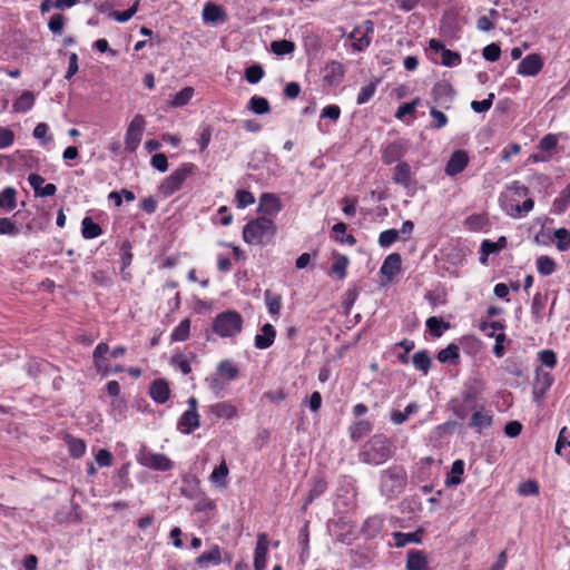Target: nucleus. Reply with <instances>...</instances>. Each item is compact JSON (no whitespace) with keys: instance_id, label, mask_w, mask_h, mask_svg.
Here are the masks:
<instances>
[{"instance_id":"f257e3e1","label":"nucleus","mask_w":570,"mask_h":570,"mask_svg":"<svg viewBox=\"0 0 570 570\" xmlns=\"http://www.w3.org/2000/svg\"><path fill=\"white\" fill-rule=\"evenodd\" d=\"M529 188L519 180L512 181L500 195V206L512 218L525 217L534 207V202L529 198Z\"/></svg>"},{"instance_id":"f03ea898","label":"nucleus","mask_w":570,"mask_h":570,"mask_svg":"<svg viewBox=\"0 0 570 570\" xmlns=\"http://www.w3.org/2000/svg\"><path fill=\"white\" fill-rule=\"evenodd\" d=\"M394 455V445L383 433L372 435L360 449L358 460L370 465H381Z\"/></svg>"},{"instance_id":"7ed1b4c3","label":"nucleus","mask_w":570,"mask_h":570,"mask_svg":"<svg viewBox=\"0 0 570 570\" xmlns=\"http://www.w3.org/2000/svg\"><path fill=\"white\" fill-rule=\"evenodd\" d=\"M275 234L274 222L265 216L252 219L243 228V239L249 245L266 246L273 242Z\"/></svg>"},{"instance_id":"20e7f679","label":"nucleus","mask_w":570,"mask_h":570,"mask_svg":"<svg viewBox=\"0 0 570 570\" xmlns=\"http://www.w3.org/2000/svg\"><path fill=\"white\" fill-rule=\"evenodd\" d=\"M407 484V473L402 465H391L381 471L380 493L387 500L397 498Z\"/></svg>"},{"instance_id":"39448f33","label":"nucleus","mask_w":570,"mask_h":570,"mask_svg":"<svg viewBox=\"0 0 570 570\" xmlns=\"http://www.w3.org/2000/svg\"><path fill=\"white\" fill-rule=\"evenodd\" d=\"M243 316L237 311H226L215 316L213 331L220 337H235L243 330Z\"/></svg>"},{"instance_id":"423d86ee","label":"nucleus","mask_w":570,"mask_h":570,"mask_svg":"<svg viewBox=\"0 0 570 570\" xmlns=\"http://www.w3.org/2000/svg\"><path fill=\"white\" fill-rule=\"evenodd\" d=\"M198 173V167L193 163H184L166 177L159 186V191L165 196H171L178 191L189 176Z\"/></svg>"},{"instance_id":"0eeeda50","label":"nucleus","mask_w":570,"mask_h":570,"mask_svg":"<svg viewBox=\"0 0 570 570\" xmlns=\"http://www.w3.org/2000/svg\"><path fill=\"white\" fill-rule=\"evenodd\" d=\"M137 461L142 466L155 471L166 472L173 469V461L163 453H154L146 448H142L138 455Z\"/></svg>"},{"instance_id":"6e6552de","label":"nucleus","mask_w":570,"mask_h":570,"mask_svg":"<svg viewBox=\"0 0 570 570\" xmlns=\"http://www.w3.org/2000/svg\"><path fill=\"white\" fill-rule=\"evenodd\" d=\"M146 128L145 117L137 114L129 122L125 135L126 150L134 153L138 148Z\"/></svg>"},{"instance_id":"1a4fd4ad","label":"nucleus","mask_w":570,"mask_h":570,"mask_svg":"<svg viewBox=\"0 0 570 570\" xmlns=\"http://www.w3.org/2000/svg\"><path fill=\"white\" fill-rule=\"evenodd\" d=\"M188 410L185 411L178 421V428L185 434H190L200 425V417L197 412L198 402L196 397L191 396L187 401Z\"/></svg>"},{"instance_id":"9d476101","label":"nucleus","mask_w":570,"mask_h":570,"mask_svg":"<svg viewBox=\"0 0 570 570\" xmlns=\"http://www.w3.org/2000/svg\"><path fill=\"white\" fill-rule=\"evenodd\" d=\"M454 95V90L448 81L436 82L431 91L434 104L446 110L451 108Z\"/></svg>"},{"instance_id":"9b49d317","label":"nucleus","mask_w":570,"mask_h":570,"mask_svg":"<svg viewBox=\"0 0 570 570\" xmlns=\"http://www.w3.org/2000/svg\"><path fill=\"white\" fill-rule=\"evenodd\" d=\"M374 26L371 20L364 21L361 26L354 28L351 32L350 38L354 40V50L362 51L371 43L370 33H373Z\"/></svg>"},{"instance_id":"f8f14e48","label":"nucleus","mask_w":570,"mask_h":570,"mask_svg":"<svg viewBox=\"0 0 570 570\" xmlns=\"http://www.w3.org/2000/svg\"><path fill=\"white\" fill-rule=\"evenodd\" d=\"M543 68V60L538 53L525 56L518 66V75L525 77L537 76Z\"/></svg>"},{"instance_id":"ddd939ff","label":"nucleus","mask_w":570,"mask_h":570,"mask_svg":"<svg viewBox=\"0 0 570 570\" xmlns=\"http://www.w3.org/2000/svg\"><path fill=\"white\" fill-rule=\"evenodd\" d=\"M493 424V414L487 410L483 405L475 407L469 422V426L474 429L478 433H481L483 429H489Z\"/></svg>"},{"instance_id":"4468645a","label":"nucleus","mask_w":570,"mask_h":570,"mask_svg":"<svg viewBox=\"0 0 570 570\" xmlns=\"http://www.w3.org/2000/svg\"><path fill=\"white\" fill-rule=\"evenodd\" d=\"M483 391V381L478 377H470L464 382L461 395L465 403L473 404L481 397Z\"/></svg>"},{"instance_id":"2eb2a0df","label":"nucleus","mask_w":570,"mask_h":570,"mask_svg":"<svg viewBox=\"0 0 570 570\" xmlns=\"http://www.w3.org/2000/svg\"><path fill=\"white\" fill-rule=\"evenodd\" d=\"M429 48L434 52H440L442 57V65L445 67H456L461 63V56L459 52L446 49L444 45L438 39H430Z\"/></svg>"},{"instance_id":"dca6fc26","label":"nucleus","mask_w":570,"mask_h":570,"mask_svg":"<svg viewBox=\"0 0 570 570\" xmlns=\"http://www.w3.org/2000/svg\"><path fill=\"white\" fill-rule=\"evenodd\" d=\"M407 146L403 140H396L387 144L382 150V161L391 165L400 160L406 153Z\"/></svg>"},{"instance_id":"f3484780","label":"nucleus","mask_w":570,"mask_h":570,"mask_svg":"<svg viewBox=\"0 0 570 570\" xmlns=\"http://www.w3.org/2000/svg\"><path fill=\"white\" fill-rule=\"evenodd\" d=\"M469 164V156L465 150H455L445 166V174L448 176H455L462 173Z\"/></svg>"},{"instance_id":"a211bd4d","label":"nucleus","mask_w":570,"mask_h":570,"mask_svg":"<svg viewBox=\"0 0 570 570\" xmlns=\"http://www.w3.org/2000/svg\"><path fill=\"white\" fill-rule=\"evenodd\" d=\"M268 537L266 533H258L256 547L254 551V569L255 570H265L266 569V558L268 552Z\"/></svg>"},{"instance_id":"6ab92c4d","label":"nucleus","mask_w":570,"mask_h":570,"mask_svg":"<svg viewBox=\"0 0 570 570\" xmlns=\"http://www.w3.org/2000/svg\"><path fill=\"white\" fill-rule=\"evenodd\" d=\"M28 181L32 187L36 197H51L57 193V186L52 183L45 184V178L38 174H30Z\"/></svg>"},{"instance_id":"aec40b11","label":"nucleus","mask_w":570,"mask_h":570,"mask_svg":"<svg viewBox=\"0 0 570 570\" xmlns=\"http://www.w3.org/2000/svg\"><path fill=\"white\" fill-rule=\"evenodd\" d=\"M345 75L344 66L338 61H330L324 68L323 80L328 86H338Z\"/></svg>"},{"instance_id":"412c9836","label":"nucleus","mask_w":570,"mask_h":570,"mask_svg":"<svg viewBox=\"0 0 570 570\" xmlns=\"http://www.w3.org/2000/svg\"><path fill=\"white\" fill-rule=\"evenodd\" d=\"M21 212H16L10 217L0 218V235L2 236H18L21 233L22 224L19 222V216Z\"/></svg>"},{"instance_id":"4be33fe9","label":"nucleus","mask_w":570,"mask_h":570,"mask_svg":"<svg viewBox=\"0 0 570 570\" xmlns=\"http://www.w3.org/2000/svg\"><path fill=\"white\" fill-rule=\"evenodd\" d=\"M109 352V346L107 343H99L92 353V360L97 372L101 375H107L109 373V365L107 362L106 354Z\"/></svg>"},{"instance_id":"5701e85b","label":"nucleus","mask_w":570,"mask_h":570,"mask_svg":"<svg viewBox=\"0 0 570 570\" xmlns=\"http://www.w3.org/2000/svg\"><path fill=\"white\" fill-rule=\"evenodd\" d=\"M282 208L279 198L275 194L265 193L259 198L258 212L264 215H276Z\"/></svg>"},{"instance_id":"b1692460","label":"nucleus","mask_w":570,"mask_h":570,"mask_svg":"<svg viewBox=\"0 0 570 570\" xmlns=\"http://www.w3.org/2000/svg\"><path fill=\"white\" fill-rule=\"evenodd\" d=\"M220 562H223V556L222 549L218 546H213L209 551L200 554L195 561L196 566L200 569L208 568L210 564L217 566Z\"/></svg>"},{"instance_id":"393cba45","label":"nucleus","mask_w":570,"mask_h":570,"mask_svg":"<svg viewBox=\"0 0 570 570\" xmlns=\"http://www.w3.org/2000/svg\"><path fill=\"white\" fill-rule=\"evenodd\" d=\"M150 397L158 404H164L170 395V390L165 380H155L149 386Z\"/></svg>"},{"instance_id":"a878e982","label":"nucleus","mask_w":570,"mask_h":570,"mask_svg":"<svg viewBox=\"0 0 570 570\" xmlns=\"http://www.w3.org/2000/svg\"><path fill=\"white\" fill-rule=\"evenodd\" d=\"M402 259L400 254L393 253L385 257L380 272L382 275L386 276L389 279L393 278L401 271Z\"/></svg>"},{"instance_id":"bb28decb","label":"nucleus","mask_w":570,"mask_h":570,"mask_svg":"<svg viewBox=\"0 0 570 570\" xmlns=\"http://www.w3.org/2000/svg\"><path fill=\"white\" fill-rule=\"evenodd\" d=\"M276 337V331L272 324H264L261 333L255 336V347L266 350L273 345Z\"/></svg>"},{"instance_id":"cd10ccee","label":"nucleus","mask_w":570,"mask_h":570,"mask_svg":"<svg viewBox=\"0 0 570 570\" xmlns=\"http://www.w3.org/2000/svg\"><path fill=\"white\" fill-rule=\"evenodd\" d=\"M406 570H430L428 558L423 551L412 549L407 552Z\"/></svg>"},{"instance_id":"c85d7f7f","label":"nucleus","mask_w":570,"mask_h":570,"mask_svg":"<svg viewBox=\"0 0 570 570\" xmlns=\"http://www.w3.org/2000/svg\"><path fill=\"white\" fill-rule=\"evenodd\" d=\"M505 246H507V238L504 236H501L497 242H492L490 239H484L481 243L482 256L480 257V262L484 264L490 254L499 253L500 250L505 248Z\"/></svg>"},{"instance_id":"c756f323","label":"nucleus","mask_w":570,"mask_h":570,"mask_svg":"<svg viewBox=\"0 0 570 570\" xmlns=\"http://www.w3.org/2000/svg\"><path fill=\"white\" fill-rule=\"evenodd\" d=\"M411 167L405 161H400L393 169L392 179L395 184L403 187H409L411 181Z\"/></svg>"},{"instance_id":"7c9ffc66","label":"nucleus","mask_w":570,"mask_h":570,"mask_svg":"<svg viewBox=\"0 0 570 570\" xmlns=\"http://www.w3.org/2000/svg\"><path fill=\"white\" fill-rule=\"evenodd\" d=\"M372 430L373 424L368 420H360L348 428L350 436L355 442L370 434Z\"/></svg>"},{"instance_id":"2f4dec72","label":"nucleus","mask_w":570,"mask_h":570,"mask_svg":"<svg viewBox=\"0 0 570 570\" xmlns=\"http://www.w3.org/2000/svg\"><path fill=\"white\" fill-rule=\"evenodd\" d=\"M548 302V295L540 292L535 293L531 304V315L535 323H541L543 320V311Z\"/></svg>"},{"instance_id":"473e14b6","label":"nucleus","mask_w":570,"mask_h":570,"mask_svg":"<svg viewBox=\"0 0 570 570\" xmlns=\"http://www.w3.org/2000/svg\"><path fill=\"white\" fill-rule=\"evenodd\" d=\"M17 207V189L6 187L0 191V210L11 212Z\"/></svg>"},{"instance_id":"72a5a7b5","label":"nucleus","mask_w":570,"mask_h":570,"mask_svg":"<svg viewBox=\"0 0 570 570\" xmlns=\"http://www.w3.org/2000/svg\"><path fill=\"white\" fill-rule=\"evenodd\" d=\"M225 17H226V14L219 6L210 3V2H208L204 6L203 20L205 22L216 23L219 21H224Z\"/></svg>"},{"instance_id":"f704fd0d","label":"nucleus","mask_w":570,"mask_h":570,"mask_svg":"<svg viewBox=\"0 0 570 570\" xmlns=\"http://www.w3.org/2000/svg\"><path fill=\"white\" fill-rule=\"evenodd\" d=\"M210 412L220 419H233L237 415V409L229 402H218L209 407Z\"/></svg>"},{"instance_id":"c9c22d12","label":"nucleus","mask_w":570,"mask_h":570,"mask_svg":"<svg viewBox=\"0 0 570 570\" xmlns=\"http://www.w3.org/2000/svg\"><path fill=\"white\" fill-rule=\"evenodd\" d=\"M394 544L397 548L405 547L409 543H420L422 541V530H417L414 532L403 533V532H394Z\"/></svg>"},{"instance_id":"e433bc0d","label":"nucleus","mask_w":570,"mask_h":570,"mask_svg":"<svg viewBox=\"0 0 570 570\" xmlns=\"http://www.w3.org/2000/svg\"><path fill=\"white\" fill-rule=\"evenodd\" d=\"M35 105V95L26 90L19 98L13 102L12 108L16 112H26L30 110Z\"/></svg>"},{"instance_id":"4c0bfd02","label":"nucleus","mask_w":570,"mask_h":570,"mask_svg":"<svg viewBox=\"0 0 570 570\" xmlns=\"http://www.w3.org/2000/svg\"><path fill=\"white\" fill-rule=\"evenodd\" d=\"M228 473L229 471L227 463L225 459H223L219 465L216 466L212 474L209 475V480L214 484H217L219 487H226Z\"/></svg>"},{"instance_id":"58836bf2","label":"nucleus","mask_w":570,"mask_h":570,"mask_svg":"<svg viewBox=\"0 0 570 570\" xmlns=\"http://www.w3.org/2000/svg\"><path fill=\"white\" fill-rule=\"evenodd\" d=\"M81 234L86 239H92L102 234L101 227L91 217H85L81 223Z\"/></svg>"},{"instance_id":"ea45409f","label":"nucleus","mask_w":570,"mask_h":570,"mask_svg":"<svg viewBox=\"0 0 570 570\" xmlns=\"http://www.w3.org/2000/svg\"><path fill=\"white\" fill-rule=\"evenodd\" d=\"M459 360V347L455 344H449L445 348L438 353V361L440 363L458 364Z\"/></svg>"},{"instance_id":"a19ab883","label":"nucleus","mask_w":570,"mask_h":570,"mask_svg":"<svg viewBox=\"0 0 570 570\" xmlns=\"http://www.w3.org/2000/svg\"><path fill=\"white\" fill-rule=\"evenodd\" d=\"M464 473V462L455 460L452 463L450 475L445 480L448 487L459 485L462 482V474Z\"/></svg>"},{"instance_id":"79ce46f5","label":"nucleus","mask_w":570,"mask_h":570,"mask_svg":"<svg viewBox=\"0 0 570 570\" xmlns=\"http://www.w3.org/2000/svg\"><path fill=\"white\" fill-rule=\"evenodd\" d=\"M247 108L256 115H265L271 111L268 100L261 96H253L247 104Z\"/></svg>"},{"instance_id":"37998d69","label":"nucleus","mask_w":570,"mask_h":570,"mask_svg":"<svg viewBox=\"0 0 570 570\" xmlns=\"http://www.w3.org/2000/svg\"><path fill=\"white\" fill-rule=\"evenodd\" d=\"M66 442L68 445L69 454L72 458L79 459L86 453L87 446L83 440L68 435L66 438Z\"/></svg>"},{"instance_id":"c03bdc74","label":"nucleus","mask_w":570,"mask_h":570,"mask_svg":"<svg viewBox=\"0 0 570 570\" xmlns=\"http://www.w3.org/2000/svg\"><path fill=\"white\" fill-rule=\"evenodd\" d=\"M413 365L416 370L426 374L432 365V360L426 351H419L412 357Z\"/></svg>"},{"instance_id":"a18cd8bd","label":"nucleus","mask_w":570,"mask_h":570,"mask_svg":"<svg viewBox=\"0 0 570 570\" xmlns=\"http://www.w3.org/2000/svg\"><path fill=\"white\" fill-rule=\"evenodd\" d=\"M426 327L432 336L440 337L450 327V324L440 317L431 316L426 320Z\"/></svg>"},{"instance_id":"49530a36","label":"nucleus","mask_w":570,"mask_h":570,"mask_svg":"<svg viewBox=\"0 0 570 570\" xmlns=\"http://www.w3.org/2000/svg\"><path fill=\"white\" fill-rule=\"evenodd\" d=\"M348 265V258L345 255H335L334 263L330 269L331 275L337 276V278L343 279L346 276V268Z\"/></svg>"},{"instance_id":"de8ad7c7","label":"nucleus","mask_w":570,"mask_h":570,"mask_svg":"<svg viewBox=\"0 0 570 570\" xmlns=\"http://www.w3.org/2000/svg\"><path fill=\"white\" fill-rule=\"evenodd\" d=\"M557 146H558V136L556 134H547L540 139L537 148L541 153H543L546 155H550V157H551L552 150H554Z\"/></svg>"},{"instance_id":"09e8293b","label":"nucleus","mask_w":570,"mask_h":570,"mask_svg":"<svg viewBox=\"0 0 570 570\" xmlns=\"http://www.w3.org/2000/svg\"><path fill=\"white\" fill-rule=\"evenodd\" d=\"M193 96L194 88L185 87L171 98L169 105L175 108L186 106L190 101Z\"/></svg>"},{"instance_id":"8fccbe9b","label":"nucleus","mask_w":570,"mask_h":570,"mask_svg":"<svg viewBox=\"0 0 570 570\" xmlns=\"http://www.w3.org/2000/svg\"><path fill=\"white\" fill-rule=\"evenodd\" d=\"M190 332L189 318H184L173 331L170 337L175 342H184L188 338Z\"/></svg>"},{"instance_id":"3c124183","label":"nucleus","mask_w":570,"mask_h":570,"mask_svg":"<svg viewBox=\"0 0 570 570\" xmlns=\"http://www.w3.org/2000/svg\"><path fill=\"white\" fill-rule=\"evenodd\" d=\"M294 50L295 43L289 40H275L271 43V51L277 56L289 55Z\"/></svg>"},{"instance_id":"603ef678","label":"nucleus","mask_w":570,"mask_h":570,"mask_svg":"<svg viewBox=\"0 0 570 570\" xmlns=\"http://www.w3.org/2000/svg\"><path fill=\"white\" fill-rule=\"evenodd\" d=\"M265 303L269 314L277 316L279 315L282 307V298L278 295L273 294L269 289L265 291Z\"/></svg>"},{"instance_id":"864d4df0","label":"nucleus","mask_w":570,"mask_h":570,"mask_svg":"<svg viewBox=\"0 0 570 570\" xmlns=\"http://www.w3.org/2000/svg\"><path fill=\"white\" fill-rule=\"evenodd\" d=\"M219 375L226 376L228 381H233L238 376L237 366L229 360H224L217 365Z\"/></svg>"},{"instance_id":"5fc2aeb1","label":"nucleus","mask_w":570,"mask_h":570,"mask_svg":"<svg viewBox=\"0 0 570 570\" xmlns=\"http://www.w3.org/2000/svg\"><path fill=\"white\" fill-rule=\"evenodd\" d=\"M556 262L547 255H542L537 259V269L543 276H549L556 271Z\"/></svg>"},{"instance_id":"6e6d98bb","label":"nucleus","mask_w":570,"mask_h":570,"mask_svg":"<svg viewBox=\"0 0 570 570\" xmlns=\"http://www.w3.org/2000/svg\"><path fill=\"white\" fill-rule=\"evenodd\" d=\"M379 83H380V80L376 79L374 81H371L366 86H364L357 96L356 104L364 105L367 101H370L373 98L374 94L376 92V88H377Z\"/></svg>"},{"instance_id":"4d7b16f0","label":"nucleus","mask_w":570,"mask_h":570,"mask_svg":"<svg viewBox=\"0 0 570 570\" xmlns=\"http://www.w3.org/2000/svg\"><path fill=\"white\" fill-rule=\"evenodd\" d=\"M417 411V405L415 403L409 404L404 411H392L391 412V421L394 424L404 423L409 416Z\"/></svg>"},{"instance_id":"13d9d810","label":"nucleus","mask_w":570,"mask_h":570,"mask_svg":"<svg viewBox=\"0 0 570 570\" xmlns=\"http://www.w3.org/2000/svg\"><path fill=\"white\" fill-rule=\"evenodd\" d=\"M553 236L557 239V248L561 252L567 250L570 247V232L566 228H558L553 232Z\"/></svg>"},{"instance_id":"bf43d9fd","label":"nucleus","mask_w":570,"mask_h":570,"mask_svg":"<svg viewBox=\"0 0 570 570\" xmlns=\"http://www.w3.org/2000/svg\"><path fill=\"white\" fill-rule=\"evenodd\" d=\"M400 238V232L397 229L391 228L383 230L379 236V245L383 248L391 246Z\"/></svg>"},{"instance_id":"052dcab7","label":"nucleus","mask_w":570,"mask_h":570,"mask_svg":"<svg viewBox=\"0 0 570 570\" xmlns=\"http://www.w3.org/2000/svg\"><path fill=\"white\" fill-rule=\"evenodd\" d=\"M518 493L522 497L538 495L539 484L535 480L532 479L521 482L518 488Z\"/></svg>"},{"instance_id":"680f3d73","label":"nucleus","mask_w":570,"mask_h":570,"mask_svg":"<svg viewBox=\"0 0 570 570\" xmlns=\"http://www.w3.org/2000/svg\"><path fill=\"white\" fill-rule=\"evenodd\" d=\"M264 77V69L259 65H253L245 70V78L249 83H257Z\"/></svg>"},{"instance_id":"e2e57ef3","label":"nucleus","mask_w":570,"mask_h":570,"mask_svg":"<svg viewBox=\"0 0 570 570\" xmlns=\"http://www.w3.org/2000/svg\"><path fill=\"white\" fill-rule=\"evenodd\" d=\"M138 7H139V1L137 0L130 8H128L127 10L125 11H114L111 13V16L114 17V19L118 22H127L129 21L134 16L135 13L137 12L138 10Z\"/></svg>"},{"instance_id":"0e129e2a","label":"nucleus","mask_w":570,"mask_h":570,"mask_svg":"<svg viewBox=\"0 0 570 570\" xmlns=\"http://www.w3.org/2000/svg\"><path fill=\"white\" fill-rule=\"evenodd\" d=\"M255 203L254 195L248 190H237L236 191V204L238 208H246Z\"/></svg>"},{"instance_id":"69168bd1","label":"nucleus","mask_w":570,"mask_h":570,"mask_svg":"<svg viewBox=\"0 0 570 570\" xmlns=\"http://www.w3.org/2000/svg\"><path fill=\"white\" fill-rule=\"evenodd\" d=\"M482 55L487 61L494 62V61L499 60V58H500V55H501L500 46L497 43H490L483 48Z\"/></svg>"},{"instance_id":"338daca9","label":"nucleus","mask_w":570,"mask_h":570,"mask_svg":"<svg viewBox=\"0 0 570 570\" xmlns=\"http://www.w3.org/2000/svg\"><path fill=\"white\" fill-rule=\"evenodd\" d=\"M65 26V17L60 13H55L50 17L48 22L49 30L55 35H60Z\"/></svg>"},{"instance_id":"774afa93","label":"nucleus","mask_w":570,"mask_h":570,"mask_svg":"<svg viewBox=\"0 0 570 570\" xmlns=\"http://www.w3.org/2000/svg\"><path fill=\"white\" fill-rule=\"evenodd\" d=\"M420 104V98H415L411 102L402 104L395 114V117L402 119L406 115H413L415 112L416 106Z\"/></svg>"}]
</instances>
